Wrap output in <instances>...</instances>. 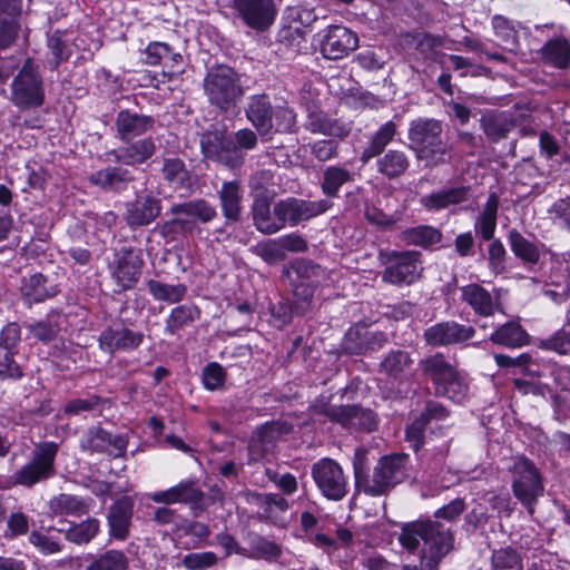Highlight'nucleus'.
<instances>
[{
	"mask_svg": "<svg viewBox=\"0 0 570 570\" xmlns=\"http://www.w3.org/2000/svg\"><path fill=\"white\" fill-rule=\"evenodd\" d=\"M282 553V550L278 544L262 538L256 537L252 541V557L254 558H262L266 560H275L277 559Z\"/></svg>",
	"mask_w": 570,
	"mask_h": 570,
	"instance_id": "obj_59",
	"label": "nucleus"
},
{
	"mask_svg": "<svg viewBox=\"0 0 570 570\" xmlns=\"http://www.w3.org/2000/svg\"><path fill=\"white\" fill-rule=\"evenodd\" d=\"M58 449L59 446L55 442L47 441L36 444L30 461L13 474L14 482L23 487H32L50 479L55 474Z\"/></svg>",
	"mask_w": 570,
	"mask_h": 570,
	"instance_id": "obj_10",
	"label": "nucleus"
},
{
	"mask_svg": "<svg viewBox=\"0 0 570 570\" xmlns=\"http://www.w3.org/2000/svg\"><path fill=\"white\" fill-rule=\"evenodd\" d=\"M412 365L413 360L407 351L394 350L381 362V372L391 381H401Z\"/></svg>",
	"mask_w": 570,
	"mask_h": 570,
	"instance_id": "obj_36",
	"label": "nucleus"
},
{
	"mask_svg": "<svg viewBox=\"0 0 570 570\" xmlns=\"http://www.w3.org/2000/svg\"><path fill=\"white\" fill-rule=\"evenodd\" d=\"M253 222L257 230L271 235L282 229V223L278 217L271 212V205L266 199H256L252 208Z\"/></svg>",
	"mask_w": 570,
	"mask_h": 570,
	"instance_id": "obj_37",
	"label": "nucleus"
},
{
	"mask_svg": "<svg viewBox=\"0 0 570 570\" xmlns=\"http://www.w3.org/2000/svg\"><path fill=\"white\" fill-rule=\"evenodd\" d=\"M246 119L261 136L273 132H291L296 124V115L287 106H273L266 94L252 95L244 108Z\"/></svg>",
	"mask_w": 570,
	"mask_h": 570,
	"instance_id": "obj_4",
	"label": "nucleus"
},
{
	"mask_svg": "<svg viewBox=\"0 0 570 570\" xmlns=\"http://www.w3.org/2000/svg\"><path fill=\"white\" fill-rule=\"evenodd\" d=\"M48 50L49 55H51V58L48 60L51 69L58 68L70 56V49L59 31H55L48 38Z\"/></svg>",
	"mask_w": 570,
	"mask_h": 570,
	"instance_id": "obj_53",
	"label": "nucleus"
},
{
	"mask_svg": "<svg viewBox=\"0 0 570 570\" xmlns=\"http://www.w3.org/2000/svg\"><path fill=\"white\" fill-rule=\"evenodd\" d=\"M142 264L140 255L131 249L118 258L114 276L122 289H129L138 282Z\"/></svg>",
	"mask_w": 570,
	"mask_h": 570,
	"instance_id": "obj_29",
	"label": "nucleus"
},
{
	"mask_svg": "<svg viewBox=\"0 0 570 570\" xmlns=\"http://www.w3.org/2000/svg\"><path fill=\"white\" fill-rule=\"evenodd\" d=\"M127 446V440L122 435H111L101 428H91L81 442V448L106 452L114 456H121Z\"/></svg>",
	"mask_w": 570,
	"mask_h": 570,
	"instance_id": "obj_25",
	"label": "nucleus"
},
{
	"mask_svg": "<svg viewBox=\"0 0 570 570\" xmlns=\"http://www.w3.org/2000/svg\"><path fill=\"white\" fill-rule=\"evenodd\" d=\"M128 559L120 550H108L97 556L86 570H127Z\"/></svg>",
	"mask_w": 570,
	"mask_h": 570,
	"instance_id": "obj_49",
	"label": "nucleus"
},
{
	"mask_svg": "<svg viewBox=\"0 0 570 570\" xmlns=\"http://www.w3.org/2000/svg\"><path fill=\"white\" fill-rule=\"evenodd\" d=\"M311 410L313 414L325 415L346 428L371 431L376 425L373 413L356 405H332L325 400H317Z\"/></svg>",
	"mask_w": 570,
	"mask_h": 570,
	"instance_id": "obj_13",
	"label": "nucleus"
},
{
	"mask_svg": "<svg viewBox=\"0 0 570 570\" xmlns=\"http://www.w3.org/2000/svg\"><path fill=\"white\" fill-rule=\"evenodd\" d=\"M462 299L479 315L490 316L494 312L491 294L478 284H469L461 288Z\"/></svg>",
	"mask_w": 570,
	"mask_h": 570,
	"instance_id": "obj_34",
	"label": "nucleus"
},
{
	"mask_svg": "<svg viewBox=\"0 0 570 570\" xmlns=\"http://www.w3.org/2000/svg\"><path fill=\"white\" fill-rule=\"evenodd\" d=\"M21 340V330L17 323L7 324L0 332V350L17 353Z\"/></svg>",
	"mask_w": 570,
	"mask_h": 570,
	"instance_id": "obj_64",
	"label": "nucleus"
},
{
	"mask_svg": "<svg viewBox=\"0 0 570 570\" xmlns=\"http://www.w3.org/2000/svg\"><path fill=\"white\" fill-rule=\"evenodd\" d=\"M217 556L212 551L188 553L183 559L187 570H206L217 563Z\"/></svg>",
	"mask_w": 570,
	"mask_h": 570,
	"instance_id": "obj_57",
	"label": "nucleus"
},
{
	"mask_svg": "<svg viewBox=\"0 0 570 570\" xmlns=\"http://www.w3.org/2000/svg\"><path fill=\"white\" fill-rule=\"evenodd\" d=\"M233 8L237 17L256 31L269 28L276 17L274 0H233Z\"/></svg>",
	"mask_w": 570,
	"mask_h": 570,
	"instance_id": "obj_17",
	"label": "nucleus"
},
{
	"mask_svg": "<svg viewBox=\"0 0 570 570\" xmlns=\"http://www.w3.org/2000/svg\"><path fill=\"white\" fill-rule=\"evenodd\" d=\"M442 234L438 228L422 225L407 228L402 233V239L409 245L429 247L441 242Z\"/></svg>",
	"mask_w": 570,
	"mask_h": 570,
	"instance_id": "obj_47",
	"label": "nucleus"
},
{
	"mask_svg": "<svg viewBox=\"0 0 570 570\" xmlns=\"http://www.w3.org/2000/svg\"><path fill=\"white\" fill-rule=\"evenodd\" d=\"M161 199L151 193L137 195L126 204L124 218L130 228L148 226L161 214Z\"/></svg>",
	"mask_w": 570,
	"mask_h": 570,
	"instance_id": "obj_19",
	"label": "nucleus"
},
{
	"mask_svg": "<svg viewBox=\"0 0 570 570\" xmlns=\"http://www.w3.org/2000/svg\"><path fill=\"white\" fill-rule=\"evenodd\" d=\"M419 368L423 377L429 380L436 396L446 397L454 402H462L469 393V385L456 367L436 352L419 362Z\"/></svg>",
	"mask_w": 570,
	"mask_h": 570,
	"instance_id": "obj_5",
	"label": "nucleus"
},
{
	"mask_svg": "<svg viewBox=\"0 0 570 570\" xmlns=\"http://www.w3.org/2000/svg\"><path fill=\"white\" fill-rule=\"evenodd\" d=\"M421 254L414 250L391 252L385 255L386 265L382 278L393 285H411L416 282L423 271Z\"/></svg>",
	"mask_w": 570,
	"mask_h": 570,
	"instance_id": "obj_12",
	"label": "nucleus"
},
{
	"mask_svg": "<svg viewBox=\"0 0 570 570\" xmlns=\"http://www.w3.org/2000/svg\"><path fill=\"white\" fill-rule=\"evenodd\" d=\"M134 513V501L122 497L108 509L107 523L110 538L125 541L129 537V528Z\"/></svg>",
	"mask_w": 570,
	"mask_h": 570,
	"instance_id": "obj_23",
	"label": "nucleus"
},
{
	"mask_svg": "<svg viewBox=\"0 0 570 570\" xmlns=\"http://www.w3.org/2000/svg\"><path fill=\"white\" fill-rule=\"evenodd\" d=\"M226 372L224 367L216 363H209L203 371V383L207 390L214 391L224 386Z\"/></svg>",
	"mask_w": 570,
	"mask_h": 570,
	"instance_id": "obj_61",
	"label": "nucleus"
},
{
	"mask_svg": "<svg viewBox=\"0 0 570 570\" xmlns=\"http://www.w3.org/2000/svg\"><path fill=\"white\" fill-rule=\"evenodd\" d=\"M493 28L498 38L502 40L504 47L513 51L518 43L517 31L508 24L502 17L493 18Z\"/></svg>",
	"mask_w": 570,
	"mask_h": 570,
	"instance_id": "obj_62",
	"label": "nucleus"
},
{
	"mask_svg": "<svg viewBox=\"0 0 570 570\" xmlns=\"http://www.w3.org/2000/svg\"><path fill=\"white\" fill-rule=\"evenodd\" d=\"M320 51L325 59L338 60L358 48V36L353 30L333 24L320 33Z\"/></svg>",
	"mask_w": 570,
	"mask_h": 570,
	"instance_id": "obj_15",
	"label": "nucleus"
},
{
	"mask_svg": "<svg viewBox=\"0 0 570 570\" xmlns=\"http://www.w3.org/2000/svg\"><path fill=\"white\" fill-rule=\"evenodd\" d=\"M396 135V125L393 121H387L382 125L379 130L373 135L368 146L363 150L361 160L367 163L374 157H379L385 147L393 140Z\"/></svg>",
	"mask_w": 570,
	"mask_h": 570,
	"instance_id": "obj_40",
	"label": "nucleus"
},
{
	"mask_svg": "<svg viewBox=\"0 0 570 570\" xmlns=\"http://www.w3.org/2000/svg\"><path fill=\"white\" fill-rule=\"evenodd\" d=\"M258 136L250 128L238 129L233 135H227L226 129L208 130L200 139L202 153L206 159L235 170L243 166L245 151L257 147Z\"/></svg>",
	"mask_w": 570,
	"mask_h": 570,
	"instance_id": "obj_2",
	"label": "nucleus"
},
{
	"mask_svg": "<svg viewBox=\"0 0 570 570\" xmlns=\"http://www.w3.org/2000/svg\"><path fill=\"white\" fill-rule=\"evenodd\" d=\"M509 244L512 253L527 264H537L540 259V250L537 244L525 238L517 229L509 232Z\"/></svg>",
	"mask_w": 570,
	"mask_h": 570,
	"instance_id": "obj_42",
	"label": "nucleus"
},
{
	"mask_svg": "<svg viewBox=\"0 0 570 570\" xmlns=\"http://www.w3.org/2000/svg\"><path fill=\"white\" fill-rule=\"evenodd\" d=\"M511 472L513 475L512 490L514 497L525 507L530 514H533L534 505L544 491L539 470L525 456H517Z\"/></svg>",
	"mask_w": 570,
	"mask_h": 570,
	"instance_id": "obj_9",
	"label": "nucleus"
},
{
	"mask_svg": "<svg viewBox=\"0 0 570 570\" xmlns=\"http://www.w3.org/2000/svg\"><path fill=\"white\" fill-rule=\"evenodd\" d=\"M165 180L177 187L189 185L190 176L185 163L179 158H166L163 166Z\"/></svg>",
	"mask_w": 570,
	"mask_h": 570,
	"instance_id": "obj_50",
	"label": "nucleus"
},
{
	"mask_svg": "<svg viewBox=\"0 0 570 570\" xmlns=\"http://www.w3.org/2000/svg\"><path fill=\"white\" fill-rule=\"evenodd\" d=\"M407 154L399 149H389L376 160V168L380 174L389 179H395L406 173L410 167Z\"/></svg>",
	"mask_w": 570,
	"mask_h": 570,
	"instance_id": "obj_32",
	"label": "nucleus"
},
{
	"mask_svg": "<svg viewBox=\"0 0 570 570\" xmlns=\"http://www.w3.org/2000/svg\"><path fill=\"white\" fill-rule=\"evenodd\" d=\"M498 207L499 199L495 194H491L475 220V232L480 234L484 240H491L493 238L497 227Z\"/></svg>",
	"mask_w": 570,
	"mask_h": 570,
	"instance_id": "obj_39",
	"label": "nucleus"
},
{
	"mask_svg": "<svg viewBox=\"0 0 570 570\" xmlns=\"http://www.w3.org/2000/svg\"><path fill=\"white\" fill-rule=\"evenodd\" d=\"M491 570H523L519 553L511 548H501L492 553Z\"/></svg>",
	"mask_w": 570,
	"mask_h": 570,
	"instance_id": "obj_52",
	"label": "nucleus"
},
{
	"mask_svg": "<svg viewBox=\"0 0 570 570\" xmlns=\"http://www.w3.org/2000/svg\"><path fill=\"white\" fill-rule=\"evenodd\" d=\"M244 190L238 180L224 181L219 191L218 200L223 216L228 222H238L243 212Z\"/></svg>",
	"mask_w": 570,
	"mask_h": 570,
	"instance_id": "obj_28",
	"label": "nucleus"
},
{
	"mask_svg": "<svg viewBox=\"0 0 570 570\" xmlns=\"http://www.w3.org/2000/svg\"><path fill=\"white\" fill-rule=\"evenodd\" d=\"M24 326L35 338L43 343L53 341L60 331L59 325L50 318L27 323Z\"/></svg>",
	"mask_w": 570,
	"mask_h": 570,
	"instance_id": "obj_54",
	"label": "nucleus"
},
{
	"mask_svg": "<svg viewBox=\"0 0 570 570\" xmlns=\"http://www.w3.org/2000/svg\"><path fill=\"white\" fill-rule=\"evenodd\" d=\"M29 542L43 554L58 553L62 549V543L58 538L39 531H32L30 533Z\"/></svg>",
	"mask_w": 570,
	"mask_h": 570,
	"instance_id": "obj_56",
	"label": "nucleus"
},
{
	"mask_svg": "<svg viewBox=\"0 0 570 570\" xmlns=\"http://www.w3.org/2000/svg\"><path fill=\"white\" fill-rule=\"evenodd\" d=\"M21 14L22 0H0V50L9 48L17 40Z\"/></svg>",
	"mask_w": 570,
	"mask_h": 570,
	"instance_id": "obj_22",
	"label": "nucleus"
},
{
	"mask_svg": "<svg viewBox=\"0 0 570 570\" xmlns=\"http://www.w3.org/2000/svg\"><path fill=\"white\" fill-rule=\"evenodd\" d=\"M528 337L519 323L508 322L490 335V341L507 347H521L528 343Z\"/></svg>",
	"mask_w": 570,
	"mask_h": 570,
	"instance_id": "obj_38",
	"label": "nucleus"
},
{
	"mask_svg": "<svg viewBox=\"0 0 570 570\" xmlns=\"http://www.w3.org/2000/svg\"><path fill=\"white\" fill-rule=\"evenodd\" d=\"M10 99L20 109L37 108L43 104V80L38 66L31 59L24 61L13 78Z\"/></svg>",
	"mask_w": 570,
	"mask_h": 570,
	"instance_id": "obj_8",
	"label": "nucleus"
},
{
	"mask_svg": "<svg viewBox=\"0 0 570 570\" xmlns=\"http://www.w3.org/2000/svg\"><path fill=\"white\" fill-rule=\"evenodd\" d=\"M255 253L268 264L284 261L286 257L279 238L259 243L255 247Z\"/></svg>",
	"mask_w": 570,
	"mask_h": 570,
	"instance_id": "obj_55",
	"label": "nucleus"
},
{
	"mask_svg": "<svg viewBox=\"0 0 570 570\" xmlns=\"http://www.w3.org/2000/svg\"><path fill=\"white\" fill-rule=\"evenodd\" d=\"M331 205L326 199L305 200L289 197L274 205V215L279 218L283 229L286 224L295 226L325 213Z\"/></svg>",
	"mask_w": 570,
	"mask_h": 570,
	"instance_id": "obj_14",
	"label": "nucleus"
},
{
	"mask_svg": "<svg viewBox=\"0 0 570 570\" xmlns=\"http://www.w3.org/2000/svg\"><path fill=\"white\" fill-rule=\"evenodd\" d=\"M353 174L344 167L328 166L323 171L322 191L327 197H336L340 188L353 181Z\"/></svg>",
	"mask_w": 570,
	"mask_h": 570,
	"instance_id": "obj_43",
	"label": "nucleus"
},
{
	"mask_svg": "<svg viewBox=\"0 0 570 570\" xmlns=\"http://www.w3.org/2000/svg\"><path fill=\"white\" fill-rule=\"evenodd\" d=\"M399 541L413 551L423 542L419 564H403L402 570H438L442 559L453 549L454 535L438 521H415L402 527Z\"/></svg>",
	"mask_w": 570,
	"mask_h": 570,
	"instance_id": "obj_1",
	"label": "nucleus"
},
{
	"mask_svg": "<svg viewBox=\"0 0 570 570\" xmlns=\"http://www.w3.org/2000/svg\"><path fill=\"white\" fill-rule=\"evenodd\" d=\"M14 354L16 352L0 350V380H17L22 376Z\"/></svg>",
	"mask_w": 570,
	"mask_h": 570,
	"instance_id": "obj_63",
	"label": "nucleus"
},
{
	"mask_svg": "<svg viewBox=\"0 0 570 570\" xmlns=\"http://www.w3.org/2000/svg\"><path fill=\"white\" fill-rule=\"evenodd\" d=\"M292 431V425L286 422H269L259 426L248 444L250 462H257L273 451L276 442Z\"/></svg>",
	"mask_w": 570,
	"mask_h": 570,
	"instance_id": "obj_18",
	"label": "nucleus"
},
{
	"mask_svg": "<svg viewBox=\"0 0 570 570\" xmlns=\"http://www.w3.org/2000/svg\"><path fill=\"white\" fill-rule=\"evenodd\" d=\"M200 317L199 308L194 304L178 305L169 312L165 321V333L176 335L181 330L190 326Z\"/></svg>",
	"mask_w": 570,
	"mask_h": 570,
	"instance_id": "obj_33",
	"label": "nucleus"
},
{
	"mask_svg": "<svg viewBox=\"0 0 570 570\" xmlns=\"http://www.w3.org/2000/svg\"><path fill=\"white\" fill-rule=\"evenodd\" d=\"M312 478L321 494L331 501H341L348 493V478L338 462L322 458L311 468Z\"/></svg>",
	"mask_w": 570,
	"mask_h": 570,
	"instance_id": "obj_11",
	"label": "nucleus"
},
{
	"mask_svg": "<svg viewBox=\"0 0 570 570\" xmlns=\"http://www.w3.org/2000/svg\"><path fill=\"white\" fill-rule=\"evenodd\" d=\"M544 60L557 68H567L570 62V43L566 38L549 40L542 48Z\"/></svg>",
	"mask_w": 570,
	"mask_h": 570,
	"instance_id": "obj_45",
	"label": "nucleus"
},
{
	"mask_svg": "<svg viewBox=\"0 0 570 570\" xmlns=\"http://www.w3.org/2000/svg\"><path fill=\"white\" fill-rule=\"evenodd\" d=\"M305 127L313 134L340 138L346 135V130L335 119H332L324 112H311Z\"/></svg>",
	"mask_w": 570,
	"mask_h": 570,
	"instance_id": "obj_44",
	"label": "nucleus"
},
{
	"mask_svg": "<svg viewBox=\"0 0 570 570\" xmlns=\"http://www.w3.org/2000/svg\"><path fill=\"white\" fill-rule=\"evenodd\" d=\"M155 119L151 116L121 110L115 121L117 135L121 141H129L151 130Z\"/></svg>",
	"mask_w": 570,
	"mask_h": 570,
	"instance_id": "obj_26",
	"label": "nucleus"
},
{
	"mask_svg": "<svg viewBox=\"0 0 570 570\" xmlns=\"http://www.w3.org/2000/svg\"><path fill=\"white\" fill-rule=\"evenodd\" d=\"M410 148L426 167H435L451 160V145L443 139L441 121L417 118L409 127Z\"/></svg>",
	"mask_w": 570,
	"mask_h": 570,
	"instance_id": "obj_3",
	"label": "nucleus"
},
{
	"mask_svg": "<svg viewBox=\"0 0 570 570\" xmlns=\"http://www.w3.org/2000/svg\"><path fill=\"white\" fill-rule=\"evenodd\" d=\"M475 330L472 326L460 324L455 321L436 323L424 332V340L431 346H446L463 343L472 338Z\"/></svg>",
	"mask_w": 570,
	"mask_h": 570,
	"instance_id": "obj_21",
	"label": "nucleus"
},
{
	"mask_svg": "<svg viewBox=\"0 0 570 570\" xmlns=\"http://www.w3.org/2000/svg\"><path fill=\"white\" fill-rule=\"evenodd\" d=\"M49 509L55 515L80 517L88 512V504L76 495L61 493L50 500Z\"/></svg>",
	"mask_w": 570,
	"mask_h": 570,
	"instance_id": "obj_41",
	"label": "nucleus"
},
{
	"mask_svg": "<svg viewBox=\"0 0 570 570\" xmlns=\"http://www.w3.org/2000/svg\"><path fill=\"white\" fill-rule=\"evenodd\" d=\"M342 347L347 354L365 353L364 326L351 327L345 334Z\"/></svg>",
	"mask_w": 570,
	"mask_h": 570,
	"instance_id": "obj_60",
	"label": "nucleus"
},
{
	"mask_svg": "<svg viewBox=\"0 0 570 570\" xmlns=\"http://www.w3.org/2000/svg\"><path fill=\"white\" fill-rule=\"evenodd\" d=\"M170 214L177 216L179 230L187 235L198 228L199 224H208L217 217L214 205L203 198H197L170 207Z\"/></svg>",
	"mask_w": 570,
	"mask_h": 570,
	"instance_id": "obj_16",
	"label": "nucleus"
},
{
	"mask_svg": "<svg viewBox=\"0 0 570 570\" xmlns=\"http://www.w3.org/2000/svg\"><path fill=\"white\" fill-rule=\"evenodd\" d=\"M134 180V175L127 168L109 166L92 173L89 181L105 190H122Z\"/></svg>",
	"mask_w": 570,
	"mask_h": 570,
	"instance_id": "obj_31",
	"label": "nucleus"
},
{
	"mask_svg": "<svg viewBox=\"0 0 570 570\" xmlns=\"http://www.w3.org/2000/svg\"><path fill=\"white\" fill-rule=\"evenodd\" d=\"M469 188L459 186L433 191L421 197L420 204L429 212H439L466 200Z\"/></svg>",
	"mask_w": 570,
	"mask_h": 570,
	"instance_id": "obj_30",
	"label": "nucleus"
},
{
	"mask_svg": "<svg viewBox=\"0 0 570 570\" xmlns=\"http://www.w3.org/2000/svg\"><path fill=\"white\" fill-rule=\"evenodd\" d=\"M100 522L95 518H88L87 520L72 524L69 529H59V532H63L68 541L76 544H85L90 542L99 532Z\"/></svg>",
	"mask_w": 570,
	"mask_h": 570,
	"instance_id": "obj_48",
	"label": "nucleus"
},
{
	"mask_svg": "<svg viewBox=\"0 0 570 570\" xmlns=\"http://www.w3.org/2000/svg\"><path fill=\"white\" fill-rule=\"evenodd\" d=\"M314 296V286L308 283H299L294 288V311L296 315H305L311 307Z\"/></svg>",
	"mask_w": 570,
	"mask_h": 570,
	"instance_id": "obj_58",
	"label": "nucleus"
},
{
	"mask_svg": "<svg viewBox=\"0 0 570 570\" xmlns=\"http://www.w3.org/2000/svg\"><path fill=\"white\" fill-rule=\"evenodd\" d=\"M150 499L156 503H185L198 508L204 500V493L193 481H183L167 490L155 492Z\"/></svg>",
	"mask_w": 570,
	"mask_h": 570,
	"instance_id": "obj_24",
	"label": "nucleus"
},
{
	"mask_svg": "<svg viewBox=\"0 0 570 570\" xmlns=\"http://www.w3.org/2000/svg\"><path fill=\"white\" fill-rule=\"evenodd\" d=\"M22 289L29 301L35 303L43 302L56 294L52 286H47V278L41 274L32 275Z\"/></svg>",
	"mask_w": 570,
	"mask_h": 570,
	"instance_id": "obj_51",
	"label": "nucleus"
},
{
	"mask_svg": "<svg viewBox=\"0 0 570 570\" xmlns=\"http://www.w3.org/2000/svg\"><path fill=\"white\" fill-rule=\"evenodd\" d=\"M208 100L223 111L234 108L244 96L236 71L227 66L212 68L204 80Z\"/></svg>",
	"mask_w": 570,
	"mask_h": 570,
	"instance_id": "obj_6",
	"label": "nucleus"
},
{
	"mask_svg": "<svg viewBox=\"0 0 570 570\" xmlns=\"http://www.w3.org/2000/svg\"><path fill=\"white\" fill-rule=\"evenodd\" d=\"M481 126L490 140L499 141L507 137L513 124L507 115L491 112L481 118Z\"/></svg>",
	"mask_w": 570,
	"mask_h": 570,
	"instance_id": "obj_46",
	"label": "nucleus"
},
{
	"mask_svg": "<svg viewBox=\"0 0 570 570\" xmlns=\"http://www.w3.org/2000/svg\"><path fill=\"white\" fill-rule=\"evenodd\" d=\"M148 293L157 302L170 305L180 303L187 295V286L183 283L168 284L157 279L146 283Z\"/></svg>",
	"mask_w": 570,
	"mask_h": 570,
	"instance_id": "obj_35",
	"label": "nucleus"
},
{
	"mask_svg": "<svg viewBox=\"0 0 570 570\" xmlns=\"http://www.w3.org/2000/svg\"><path fill=\"white\" fill-rule=\"evenodd\" d=\"M156 153V142L153 138L135 140L124 147L109 153L115 161L127 166H138L150 159Z\"/></svg>",
	"mask_w": 570,
	"mask_h": 570,
	"instance_id": "obj_27",
	"label": "nucleus"
},
{
	"mask_svg": "<svg viewBox=\"0 0 570 570\" xmlns=\"http://www.w3.org/2000/svg\"><path fill=\"white\" fill-rule=\"evenodd\" d=\"M407 463L409 455L406 454L385 455L375 465L372 476L362 483L357 480V483L364 493L372 497L382 495L405 479Z\"/></svg>",
	"mask_w": 570,
	"mask_h": 570,
	"instance_id": "obj_7",
	"label": "nucleus"
},
{
	"mask_svg": "<svg viewBox=\"0 0 570 570\" xmlns=\"http://www.w3.org/2000/svg\"><path fill=\"white\" fill-rule=\"evenodd\" d=\"M98 341L101 351L114 354L138 348L144 341V334L118 324L105 328Z\"/></svg>",
	"mask_w": 570,
	"mask_h": 570,
	"instance_id": "obj_20",
	"label": "nucleus"
}]
</instances>
